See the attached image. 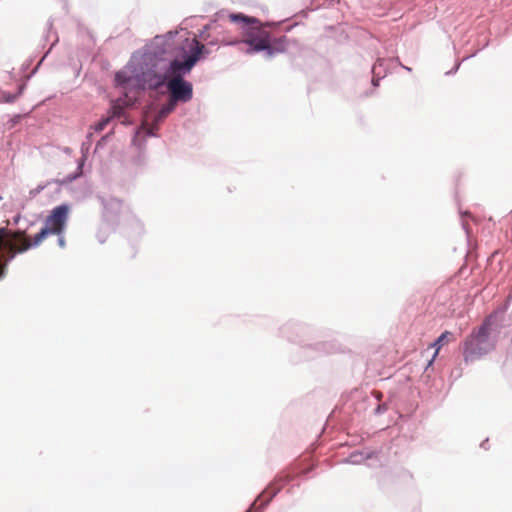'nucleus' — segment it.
Wrapping results in <instances>:
<instances>
[{"label": "nucleus", "mask_w": 512, "mask_h": 512, "mask_svg": "<svg viewBox=\"0 0 512 512\" xmlns=\"http://www.w3.org/2000/svg\"><path fill=\"white\" fill-rule=\"evenodd\" d=\"M70 206L61 204L52 209L45 219V225L37 233L33 241L26 237L24 231L12 232L0 228V279L5 274L6 265L17 254L29 250L32 246L40 245L49 235L63 234L68 221Z\"/></svg>", "instance_id": "f257e3e1"}, {"label": "nucleus", "mask_w": 512, "mask_h": 512, "mask_svg": "<svg viewBox=\"0 0 512 512\" xmlns=\"http://www.w3.org/2000/svg\"><path fill=\"white\" fill-rule=\"evenodd\" d=\"M188 55L183 61L174 59L166 68L164 74L147 75L146 81L150 88L157 89L166 84L173 102H187L193 95L192 84L184 80V76L189 74L194 65L200 59L205 46L196 38L187 39Z\"/></svg>", "instance_id": "f03ea898"}, {"label": "nucleus", "mask_w": 512, "mask_h": 512, "mask_svg": "<svg viewBox=\"0 0 512 512\" xmlns=\"http://www.w3.org/2000/svg\"><path fill=\"white\" fill-rule=\"evenodd\" d=\"M229 19L232 22L243 24L242 42L249 45L247 53L265 51L269 57H273L276 53L285 51V39L272 41L270 33L259 26V21L256 18L239 13L230 14Z\"/></svg>", "instance_id": "7ed1b4c3"}, {"label": "nucleus", "mask_w": 512, "mask_h": 512, "mask_svg": "<svg viewBox=\"0 0 512 512\" xmlns=\"http://www.w3.org/2000/svg\"><path fill=\"white\" fill-rule=\"evenodd\" d=\"M502 318L503 313L494 312L485 318L481 326L473 329L463 343V357L466 363L481 358L495 348L490 336L497 330Z\"/></svg>", "instance_id": "20e7f679"}, {"label": "nucleus", "mask_w": 512, "mask_h": 512, "mask_svg": "<svg viewBox=\"0 0 512 512\" xmlns=\"http://www.w3.org/2000/svg\"><path fill=\"white\" fill-rule=\"evenodd\" d=\"M280 480L281 479L275 480V482L271 483L246 512H261L272 498L282 489L283 484L279 483Z\"/></svg>", "instance_id": "39448f33"}, {"label": "nucleus", "mask_w": 512, "mask_h": 512, "mask_svg": "<svg viewBox=\"0 0 512 512\" xmlns=\"http://www.w3.org/2000/svg\"><path fill=\"white\" fill-rule=\"evenodd\" d=\"M454 340H455V337L453 336V334H452L451 332H449V331H445V332H443V333H442V334L437 338V340H436L433 344H431V346H432V347H435V352H434V354H433L432 359H431V360H430V362H429V365H431V364H432V362H433V361L435 360V358L437 357V355H438V353H439L440 348H441L443 345H445V344H447V343H449V342H452V341H454Z\"/></svg>", "instance_id": "423d86ee"}, {"label": "nucleus", "mask_w": 512, "mask_h": 512, "mask_svg": "<svg viewBox=\"0 0 512 512\" xmlns=\"http://www.w3.org/2000/svg\"><path fill=\"white\" fill-rule=\"evenodd\" d=\"M130 102H127L126 100L119 98L115 104L112 107L113 115L115 117L121 118L124 115V109L125 107L129 106Z\"/></svg>", "instance_id": "0eeeda50"}, {"label": "nucleus", "mask_w": 512, "mask_h": 512, "mask_svg": "<svg viewBox=\"0 0 512 512\" xmlns=\"http://www.w3.org/2000/svg\"><path fill=\"white\" fill-rule=\"evenodd\" d=\"M115 81L118 85L123 86V88H126L130 79L126 77V74L124 72H118L115 75Z\"/></svg>", "instance_id": "6e6552de"}, {"label": "nucleus", "mask_w": 512, "mask_h": 512, "mask_svg": "<svg viewBox=\"0 0 512 512\" xmlns=\"http://www.w3.org/2000/svg\"><path fill=\"white\" fill-rule=\"evenodd\" d=\"M109 121H110L109 118H105V119L100 120L94 126L95 131L100 132V131L104 130L106 128L107 124L109 123Z\"/></svg>", "instance_id": "1a4fd4ad"}, {"label": "nucleus", "mask_w": 512, "mask_h": 512, "mask_svg": "<svg viewBox=\"0 0 512 512\" xmlns=\"http://www.w3.org/2000/svg\"><path fill=\"white\" fill-rule=\"evenodd\" d=\"M174 103L172 100L169 104H167L165 107H163L160 111L161 116L168 115L173 109H174Z\"/></svg>", "instance_id": "9d476101"}, {"label": "nucleus", "mask_w": 512, "mask_h": 512, "mask_svg": "<svg viewBox=\"0 0 512 512\" xmlns=\"http://www.w3.org/2000/svg\"><path fill=\"white\" fill-rule=\"evenodd\" d=\"M16 98H17V95H12V94L4 95V101L7 102V103L14 102Z\"/></svg>", "instance_id": "9b49d317"}, {"label": "nucleus", "mask_w": 512, "mask_h": 512, "mask_svg": "<svg viewBox=\"0 0 512 512\" xmlns=\"http://www.w3.org/2000/svg\"><path fill=\"white\" fill-rule=\"evenodd\" d=\"M58 236V244L61 248H64L65 245H66V242H65V238L63 236V234L61 235H57Z\"/></svg>", "instance_id": "f8f14e48"}, {"label": "nucleus", "mask_w": 512, "mask_h": 512, "mask_svg": "<svg viewBox=\"0 0 512 512\" xmlns=\"http://www.w3.org/2000/svg\"><path fill=\"white\" fill-rule=\"evenodd\" d=\"M79 174H75L72 176L67 177L65 180L61 181V184L72 182L76 177H78Z\"/></svg>", "instance_id": "ddd939ff"}, {"label": "nucleus", "mask_w": 512, "mask_h": 512, "mask_svg": "<svg viewBox=\"0 0 512 512\" xmlns=\"http://www.w3.org/2000/svg\"><path fill=\"white\" fill-rule=\"evenodd\" d=\"M124 100H126L127 102H130V105L132 104V99L131 98L128 99V96H125Z\"/></svg>", "instance_id": "4468645a"}]
</instances>
